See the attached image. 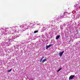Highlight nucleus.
Masks as SVG:
<instances>
[{"label":"nucleus","instance_id":"f257e3e1","mask_svg":"<svg viewBox=\"0 0 80 80\" xmlns=\"http://www.w3.org/2000/svg\"><path fill=\"white\" fill-rule=\"evenodd\" d=\"M2 42L1 43V45L2 46H9L10 45V42H11L10 39L6 38L4 37L1 39Z\"/></svg>","mask_w":80,"mask_h":80},{"label":"nucleus","instance_id":"f03ea898","mask_svg":"<svg viewBox=\"0 0 80 80\" xmlns=\"http://www.w3.org/2000/svg\"><path fill=\"white\" fill-rule=\"evenodd\" d=\"M20 28H22V30H27V29H28V28H27V27L26 26H23L22 25H20Z\"/></svg>","mask_w":80,"mask_h":80},{"label":"nucleus","instance_id":"7ed1b4c3","mask_svg":"<svg viewBox=\"0 0 80 80\" xmlns=\"http://www.w3.org/2000/svg\"><path fill=\"white\" fill-rule=\"evenodd\" d=\"M3 28H1V29H0V35H3V33H4V32H3L2 30H3Z\"/></svg>","mask_w":80,"mask_h":80},{"label":"nucleus","instance_id":"20e7f679","mask_svg":"<svg viewBox=\"0 0 80 80\" xmlns=\"http://www.w3.org/2000/svg\"><path fill=\"white\" fill-rule=\"evenodd\" d=\"M10 28H11L12 30H15V29H16L17 30V28H18V27H10Z\"/></svg>","mask_w":80,"mask_h":80},{"label":"nucleus","instance_id":"39448f33","mask_svg":"<svg viewBox=\"0 0 80 80\" xmlns=\"http://www.w3.org/2000/svg\"><path fill=\"white\" fill-rule=\"evenodd\" d=\"M74 77H75V75H71L69 78V80H72L74 78Z\"/></svg>","mask_w":80,"mask_h":80},{"label":"nucleus","instance_id":"423d86ee","mask_svg":"<svg viewBox=\"0 0 80 80\" xmlns=\"http://www.w3.org/2000/svg\"><path fill=\"white\" fill-rule=\"evenodd\" d=\"M64 51H63L62 52H60L59 53V55L61 57H62V55H63V54L64 53Z\"/></svg>","mask_w":80,"mask_h":80},{"label":"nucleus","instance_id":"0eeeda50","mask_svg":"<svg viewBox=\"0 0 80 80\" xmlns=\"http://www.w3.org/2000/svg\"><path fill=\"white\" fill-rule=\"evenodd\" d=\"M52 45V44H49V45H47L46 46V49H48V48H49V47H50Z\"/></svg>","mask_w":80,"mask_h":80},{"label":"nucleus","instance_id":"6e6552de","mask_svg":"<svg viewBox=\"0 0 80 80\" xmlns=\"http://www.w3.org/2000/svg\"><path fill=\"white\" fill-rule=\"evenodd\" d=\"M62 18V17L61 16H59L58 18L56 19V20L57 21L58 20H60V19H61V18Z\"/></svg>","mask_w":80,"mask_h":80},{"label":"nucleus","instance_id":"1a4fd4ad","mask_svg":"<svg viewBox=\"0 0 80 80\" xmlns=\"http://www.w3.org/2000/svg\"><path fill=\"white\" fill-rule=\"evenodd\" d=\"M28 27H31V28H33V24L32 23L31 24L29 25Z\"/></svg>","mask_w":80,"mask_h":80},{"label":"nucleus","instance_id":"9d476101","mask_svg":"<svg viewBox=\"0 0 80 80\" xmlns=\"http://www.w3.org/2000/svg\"><path fill=\"white\" fill-rule=\"evenodd\" d=\"M66 16V14H65V12H64L63 14L61 15V16H62L61 17H62H62H64V18H65V17L64 16Z\"/></svg>","mask_w":80,"mask_h":80},{"label":"nucleus","instance_id":"9b49d317","mask_svg":"<svg viewBox=\"0 0 80 80\" xmlns=\"http://www.w3.org/2000/svg\"><path fill=\"white\" fill-rule=\"evenodd\" d=\"M60 27H62V28H64V27H65V24H64L62 25H61Z\"/></svg>","mask_w":80,"mask_h":80},{"label":"nucleus","instance_id":"f8f14e48","mask_svg":"<svg viewBox=\"0 0 80 80\" xmlns=\"http://www.w3.org/2000/svg\"><path fill=\"white\" fill-rule=\"evenodd\" d=\"M46 58H45V59L43 60V61H42V63H44L45 61H46L47 59Z\"/></svg>","mask_w":80,"mask_h":80},{"label":"nucleus","instance_id":"ddd939ff","mask_svg":"<svg viewBox=\"0 0 80 80\" xmlns=\"http://www.w3.org/2000/svg\"><path fill=\"white\" fill-rule=\"evenodd\" d=\"M60 35L57 36L56 38V40L60 38Z\"/></svg>","mask_w":80,"mask_h":80},{"label":"nucleus","instance_id":"4468645a","mask_svg":"<svg viewBox=\"0 0 80 80\" xmlns=\"http://www.w3.org/2000/svg\"><path fill=\"white\" fill-rule=\"evenodd\" d=\"M52 25H50L49 26H48V28H52Z\"/></svg>","mask_w":80,"mask_h":80},{"label":"nucleus","instance_id":"2eb2a0df","mask_svg":"<svg viewBox=\"0 0 80 80\" xmlns=\"http://www.w3.org/2000/svg\"><path fill=\"white\" fill-rule=\"evenodd\" d=\"M12 69H10L9 70H8V73L9 72H11L12 71Z\"/></svg>","mask_w":80,"mask_h":80},{"label":"nucleus","instance_id":"dca6fc26","mask_svg":"<svg viewBox=\"0 0 80 80\" xmlns=\"http://www.w3.org/2000/svg\"><path fill=\"white\" fill-rule=\"evenodd\" d=\"M8 29H9V28H5V30H7V31L8 30H8Z\"/></svg>","mask_w":80,"mask_h":80},{"label":"nucleus","instance_id":"f3484780","mask_svg":"<svg viewBox=\"0 0 80 80\" xmlns=\"http://www.w3.org/2000/svg\"><path fill=\"white\" fill-rule=\"evenodd\" d=\"M38 32V31H34V33H37V32Z\"/></svg>","mask_w":80,"mask_h":80},{"label":"nucleus","instance_id":"a211bd4d","mask_svg":"<svg viewBox=\"0 0 80 80\" xmlns=\"http://www.w3.org/2000/svg\"><path fill=\"white\" fill-rule=\"evenodd\" d=\"M60 29L61 30H63V28L61 27H60Z\"/></svg>","mask_w":80,"mask_h":80},{"label":"nucleus","instance_id":"6ab92c4d","mask_svg":"<svg viewBox=\"0 0 80 80\" xmlns=\"http://www.w3.org/2000/svg\"><path fill=\"white\" fill-rule=\"evenodd\" d=\"M29 80H34L33 78H30Z\"/></svg>","mask_w":80,"mask_h":80},{"label":"nucleus","instance_id":"aec40b11","mask_svg":"<svg viewBox=\"0 0 80 80\" xmlns=\"http://www.w3.org/2000/svg\"><path fill=\"white\" fill-rule=\"evenodd\" d=\"M19 37V36H18L17 37L16 36H15L14 38H17V37Z\"/></svg>","mask_w":80,"mask_h":80},{"label":"nucleus","instance_id":"412c9836","mask_svg":"<svg viewBox=\"0 0 80 80\" xmlns=\"http://www.w3.org/2000/svg\"><path fill=\"white\" fill-rule=\"evenodd\" d=\"M62 70V68H61L60 69H59L58 70L59 71H60V70Z\"/></svg>","mask_w":80,"mask_h":80},{"label":"nucleus","instance_id":"4be33fe9","mask_svg":"<svg viewBox=\"0 0 80 80\" xmlns=\"http://www.w3.org/2000/svg\"><path fill=\"white\" fill-rule=\"evenodd\" d=\"M43 58H44V57H42V58H41V60H43Z\"/></svg>","mask_w":80,"mask_h":80},{"label":"nucleus","instance_id":"5701e85b","mask_svg":"<svg viewBox=\"0 0 80 80\" xmlns=\"http://www.w3.org/2000/svg\"><path fill=\"white\" fill-rule=\"evenodd\" d=\"M78 10H79V8H76L77 11H78Z\"/></svg>","mask_w":80,"mask_h":80},{"label":"nucleus","instance_id":"b1692460","mask_svg":"<svg viewBox=\"0 0 80 80\" xmlns=\"http://www.w3.org/2000/svg\"><path fill=\"white\" fill-rule=\"evenodd\" d=\"M42 60L41 59H40V60L39 61L40 62H42Z\"/></svg>","mask_w":80,"mask_h":80},{"label":"nucleus","instance_id":"393cba45","mask_svg":"<svg viewBox=\"0 0 80 80\" xmlns=\"http://www.w3.org/2000/svg\"><path fill=\"white\" fill-rule=\"evenodd\" d=\"M59 72V71L58 70V71H57V72Z\"/></svg>","mask_w":80,"mask_h":80},{"label":"nucleus","instance_id":"a878e982","mask_svg":"<svg viewBox=\"0 0 80 80\" xmlns=\"http://www.w3.org/2000/svg\"><path fill=\"white\" fill-rule=\"evenodd\" d=\"M15 31V32H16V31Z\"/></svg>","mask_w":80,"mask_h":80},{"label":"nucleus","instance_id":"bb28decb","mask_svg":"<svg viewBox=\"0 0 80 80\" xmlns=\"http://www.w3.org/2000/svg\"><path fill=\"white\" fill-rule=\"evenodd\" d=\"M37 25H38V24H37Z\"/></svg>","mask_w":80,"mask_h":80},{"label":"nucleus","instance_id":"cd10ccee","mask_svg":"<svg viewBox=\"0 0 80 80\" xmlns=\"http://www.w3.org/2000/svg\"><path fill=\"white\" fill-rule=\"evenodd\" d=\"M12 34H13V33H12Z\"/></svg>","mask_w":80,"mask_h":80},{"label":"nucleus","instance_id":"c85d7f7f","mask_svg":"<svg viewBox=\"0 0 80 80\" xmlns=\"http://www.w3.org/2000/svg\"><path fill=\"white\" fill-rule=\"evenodd\" d=\"M8 38H9V37H8Z\"/></svg>","mask_w":80,"mask_h":80},{"label":"nucleus","instance_id":"c756f323","mask_svg":"<svg viewBox=\"0 0 80 80\" xmlns=\"http://www.w3.org/2000/svg\"><path fill=\"white\" fill-rule=\"evenodd\" d=\"M0 39H1V38H0Z\"/></svg>","mask_w":80,"mask_h":80}]
</instances>
